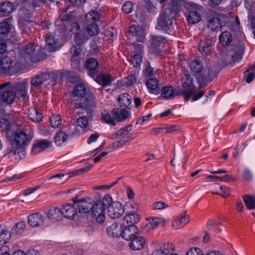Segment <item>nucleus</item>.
I'll list each match as a JSON object with an SVG mask.
<instances>
[{
	"label": "nucleus",
	"instance_id": "2eb2a0df",
	"mask_svg": "<svg viewBox=\"0 0 255 255\" xmlns=\"http://www.w3.org/2000/svg\"><path fill=\"white\" fill-rule=\"evenodd\" d=\"M45 42L47 44L46 49L49 52L57 50L58 48L62 45L60 38L53 36L52 34L47 35Z\"/></svg>",
	"mask_w": 255,
	"mask_h": 255
},
{
	"label": "nucleus",
	"instance_id": "dca6fc26",
	"mask_svg": "<svg viewBox=\"0 0 255 255\" xmlns=\"http://www.w3.org/2000/svg\"><path fill=\"white\" fill-rule=\"evenodd\" d=\"M35 47L36 46L34 44H31L23 47L22 55L26 61L32 62H37Z\"/></svg>",
	"mask_w": 255,
	"mask_h": 255
},
{
	"label": "nucleus",
	"instance_id": "4468645a",
	"mask_svg": "<svg viewBox=\"0 0 255 255\" xmlns=\"http://www.w3.org/2000/svg\"><path fill=\"white\" fill-rule=\"evenodd\" d=\"M28 83L25 81L14 83L12 85L11 88L14 91V95L18 98H25L27 95Z\"/></svg>",
	"mask_w": 255,
	"mask_h": 255
},
{
	"label": "nucleus",
	"instance_id": "20e7f679",
	"mask_svg": "<svg viewBox=\"0 0 255 255\" xmlns=\"http://www.w3.org/2000/svg\"><path fill=\"white\" fill-rule=\"evenodd\" d=\"M244 53V48L243 47L236 48L234 50H230L228 51L224 50L221 53V63L218 65L213 64V66H215L214 69L219 68L220 71L225 66L228 65H232L235 63L236 61L240 60Z\"/></svg>",
	"mask_w": 255,
	"mask_h": 255
},
{
	"label": "nucleus",
	"instance_id": "4be33fe9",
	"mask_svg": "<svg viewBox=\"0 0 255 255\" xmlns=\"http://www.w3.org/2000/svg\"><path fill=\"white\" fill-rule=\"evenodd\" d=\"M50 78V75L48 73H41L33 77L30 81L32 88H36L40 86L44 82Z\"/></svg>",
	"mask_w": 255,
	"mask_h": 255
},
{
	"label": "nucleus",
	"instance_id": "b1692460",
	"mask_svg": "<svg viewBox=\"0 0 255 255\" xmlns=\"http://www.w3.org/2000/svg\"><path fill=\"white\" fill-rule=\"evenodd\" d=\"M61 210L62 216L68 219L73 218L77 214L76 207L71 204L64 205Z\"/></svg>",
	"mask_w": 255,
	"mask_h": 255
},
{
	"label": "nucleus",
	"instance_id": "338daca9",
	"mask_svg": "<svg viewBox=\"0 0 255 255\" xmlns=\"http://www.w3.org/2000/svg\"><path fill=\"white\" fill-rule=\"evenodd\" d=\"M32 25V22L29 21H25L21 24L22 32L28 34V30H29L30 26Z\"/></svg>",
	"mask_w": 255,
	"mask_h": 255
},
{
	"label": "nucleus",
	"instance_id": "2f4dec72",
	"mask_svg": "<svg viewBox=\"0 0 255 255\" xmlns=\"http://www.w3.org/2000/svg\"><path fill=\"white\" fill-rule=\"evenodd\" d=\"M128 32L132 36L136 37V40L138 42H143L144 41L145 35L140 28L136 27L135 26H130L128 29Z\"/></svg>",
	"mask_w": 255,
	"mask_h": 255
},
{
	"label": "nucleus",
	"instance_id": "a878e982",
	"mask_svg": "<svg viewBox=\"0 0 255 255\" xmlns=\"http://www.w3.org/2000/svg\"><path fill=\"white\" fill-rule=\"evenodd\" d=\"M164 37L160 36L152 35L149 41V47L153 52H155L156 49H157L161 44L165 42Z\"/></svg>",
	"mask_w": 255,
	"mask_h": 255
},
{
	"label": "nucleus",
	"instance_id": "f8f14e48",
	"mask_svg": "<svg viewBox=\"0 0 255 255\" xmlns=\"http://www.w3.org/2000/svg\"><path fill=\"white\" fill-rule=\"evenodd\" d=\"M139 229L136 225H127L123 223L122 226V237L123 239L128 241L138 235Z\"/></svg>",
	"mask_w": 255,
	"mask_h": 255
},
{
	"label": "nucleus",
	"instance_id": "680f3d73",
	"mask_svg": "<svg viewBox=\"0 0 255 255\" xmlns=\"http://www.w3.org/2000/svg\"><path fill=\"white\" fill-rule=\"evenodd\" d=\"M76 123L79 127L85 128L87 127L88 119L86 116H81L77 119Z\"/></svg>",
	"mask_w": 255,
	"mask_h": 255
},
{
	"label": "nucleus",
	"instance_id": "ddd939ff",
	"mask_svg": "<svg viewBox=\"0 0 255 255\" xmlns=\"http://www.w3.org/2000/svg\"><path fill=\"white\" fill-rule=\"evenodd\" d=\"M0 67L4 73L9 75H12L16 72L13 61L8 56H4L0 59Z\"/></svg>",
	"mask_w": 255,
	"mask_h": 255
},
{
	"label": "nucleus",
	"instance_id": "473e14b6",
	"mask_svg": "<svg viewBox=\"0 0 255 255\" xmlns=\"http://www.w3.org/2000/svg\"><path fill=\"white\" fill-rule=\"evenodd\" d=\"M146 86L150 93L157 94L160 92L158 81L153 78L148 79L146 82Z\"/></svg>",
	"mask_w": 255,
	"mask_h": 255
},
{
	"label": "nucleus",
	"instance_id": "58836bf2",
	"mask_svg": "<svg viewBox=\"0 0 255 255\" xmlns=\"http://www.w3.org/2000/svg\"><path fill=\"white\" fill-rule=\"evenodd\" d=\"M75 17L76 12L74 10L68 13L67 9L62 11L59 16L61 21H72L75 19Z\"/></svg>",
	"mask_w": 255,
	"mask_h": 255
},
{
	"label": "nucleus",
	"instance_id": "052dcab7",
	"mask_svg": "<svg viewBox=\"0 0 255 255\" xmlns=\"http://www.w3.org/2000/svg\"><path fill=\"white\" fill-rule=\"evenodd\" d=\"M123 129L121 128L119 129L117 131L116 133L110 135L109 137L112 139H117L118 137H121L122 138L121 139L126 140L127 136H128V134L124 132V133H122Z\"/></svg>",
	"mask_w": 255,
	"mask_h": 255
},
{
	"label": "nucleus",
	"instance_id": "79ce46f5",
	"mask_svg": "<svg viewBox=\"0 0 255 255\" xmlns=\"http://www.w3.org/2000/svg\"><path fill=\"white\" fill-rule=\"evenodd\" d=\"M147 220L152 229L159 226L163 227L165 225V220L163 218L149 217Z\"/></svg>",
	"mask_w": 255,
	"mask_h": 255
},
{
	"label": "nucleus",
	"instance_id": "e2e57ef3",
	"mask_svg": "<svg viewBox=\"0 0 255 255\" xmlns=\"http://www.w3.org/2000/svg\"><path fill=\"white\" fill-rule=\"evenodd\" d=\"M133 8V4L132 2L130 1L126 2L122 7L123 10L127 13H130L132 11Z\"/></svg>",
	"mask_w": 255,
	"mask_h": 255
},
{
	"label": "nucleus",
	"instance_id": "9b49d317",
	"mask_svg": "<svg viewBox=\"0 0 255 255\" xmlns=\"http://www.w3.org/2000/svg\"><path fill=\"white\" fill-rule=\"evenodd\" d=\"M75 203H77L79 212L80 213L85 214L91 211L93 207V204L94 201L93 199L89 197L78 200L74 199Z\"/></svg>",
	"mask_w": 255,
	"mask_h": 255
},
{
	"label": "nucleus",
	"instance_id": "4c0bfd02",
	"mask_svg": "<svg viewBox=\"0 0 255 255\" xmlns=\"http://www.w3.org/2000/svg\"><path fill=\"white\" fill-rule=\"evenodd\" d=\"M208 26L213 31H218L222 27V25L219 18L213 17L209 20Z\"/></svg>",
	"mask_w": 255,
	"mask_h": 255
},
{
	"label": "nucleus",
	"instance_id": "69168bd1",
	"mask_svg": "<svg viewBox=\"0 0 255 255\" xmlns=\"http://www.w3.org/2000/svg\"><path fill=\"white\" fill-rule=\"evenodd\" d=\"M186 255H203V254L201 249L194 247L190 249Z\"/></svg>",
	"mask_w": 255,
	"mask_h": 255
},
{
	"label": "nucleus",
	"instance_id": "9d476101",
	"mask_svg": "<svg viewBox=\"0 0 255 255\" xmlns=\"http://www.w3.org/2000/svg\"><path fill=\"white\" fill-rule=\"evenodd\" d=\"M202 7L193 2L189 3V13L187 16V20L190 23L195 24L198 23L201 19V11Z\"/></svg>",
	"mask_w": 255,
	"mask_h": 255
},
{
	"label": "nucleus",
	"instance_id": "f3484780",
	"mask_svg": "<svg viewBox=\"0 0 255 255\" xmlns=\"http://www.w3.org/2000/svg\"><path fill=\"white\" fill-rule=\"evenodd\" d=\"M198 48L202 55H209L213 52L212 42L209 38L201 39L199 43Z\"/></svg>",
	"mask_w": 255,
	"mask_h": 255
},
{
	"label": "nucleus",
	"instance_id": "412c9836",
	"mask_svg": "<svg viewBox=\"0 0 255 255\" xmlns=\"http://www.w3.org/2000/svg\"><path fill=\"white\" fill-rule=\"evenodd\" d=\"M88 33L84 30H81L79 25L76 23V32L74 38L76 44L78 45H81L84 44L88 39Z\"/></svg>",
	"mask_w": 255,
	"mask_h": 255
},
{
	"label": "nucleus",
	"instance_id": "a18cd8bd",
	"mask_svg": "<svg viewBox=\"0 0 255 255\" xmlns=\"http://www.w3.org/2000/svg\"><path fill=\"white\" fill-rule=\"evenodd\" d=\"M100 15L98 11L93 10L89 11L86 15V18L89 23H96L100 18Z\"/></svg>",
	"mask_w": 255,
	"mask_h": 255
},
{
	"label": "nucleus",
	"instance_id": "49530a36",
	"mask_svg": "<svg viewBox=\"0 0 255 255\" xmlns=\"http://www.w3.org/2000/svg\"><path fill=\"white\" fill-rule=\"evenodd\" d=\"M130 139L129 136H127L126 140L120 139L116 142H113L108 147V151L112 152L115 149H117L119 147L124 145L127 142H128Z\"/></svg>",
	"mask_w": 255,
	"mask_h": 255
},
{
	"label": "nucleus",
	"instance_id": "cd10ccee",
	"mask_svg": "<svg viewBox=\"0 0 255 255\" xmlns=\"http://www.w3.org/2000/svg\"><path fill=\"white\" fill-rule=\"evenodd\" d=\"M189 221V217L186 215V212H183L178 216L172 223V227L176 229H180Z\"/></svg>",
	"mask_w": 255,
	"mask_h": 255
},
{
	"label": "nucleus",
	"instance_id": "0eeeda50",
	"mask_svg": "<svg viewBox=\"0 0 255 255\" xmlns=\"http://www.w3.org/2000/svg\"><path fill=\"white\" fill-rule=\"evenodd\" d=\"M106 207L107 205L104 201V197L102 200L94 201L91 210V215L99 223H102L105 220Z\"/></svg>",
	"mask_w": 255,
	"mask_h": 255
},
{
	"label": "nucleus",
	"instance_id": "a19ab883",
	"mask_svg": "<svg viewBox=\"0 0 255 255\" xmlns=\"http://www.w3.org/2000/svg\"><path fill=\"white\" fill-rule=\"evenodd\" d=\"M1 226L0 225V228ZM11 234L10 232L7 230L2 229L0 230V244H6L8 241L10 239Z\"/></svg>",
	"mask_w": 255,
	"mask_h": 255
},
{
	"label": "nucleus",
	"instance_id": "5fc2aeb1",
	"mask_svg": "<svg viewBox=\"0 0 255 255\" xmlns=\"http://www.w3.org/2000/svg\"><path fill=\"white\" fill-rule=\"evenodd\" d=\"M174 247L172 243H167L164 244L162 248L161 251L164 255H170L173 254Z\"/></svg>",
	"mask_w": 255,
	"mask_h": 255
},
{
	"label": "nucleus",
	"instance_id": "603ef678",
	"mask_svg": "<svg viewBox=\"0 0 255 255\" xmlns=\"http://www.w3.org/2000/svg\"><path fill=\"white\" fill-rule=\"evenodd\" d=\"M142 60V56L140 54H134L132 56L130 62L134 67L137 68L140 66Z\"/></svg>",
	"mask_w": 255,
	"mask_h": 255
},
{
	"label": "nucleus",
	"instance_id": "1a4fd4ad",
	"mask_svg": "<svg viewBox=\"0 0 255 255\" xmlns=\"http://www.w3.org/2000/svg\"><path fill=\"white\" fill-rule=\"evenodd\" d=\"M10 82H6L0 85V102L10 104L15 96L10 89Z\"/></svg>",
	"mask_w": 255,
	"mask_h": 255
},
{
	"label": "nucleus",
	"instance_id": "c756f323",
	"mask_svg": "<svg viewBox=\"0 0 255 255\" xmlns=\"http://www.w3.org/2000/svg\"><path fill=\"white\" fill-rule=\"evenodd\" d=\"M61 208L52 207L49 209L47 213L48 218L53 222L61 220L62 218Z\"/></svg>",
	"mask_w": 255,
	"mask_h": 255
},
{
	"label": "nucleus",
	"instance_id": "7ed1b4c3",
	"mask_svg": "<svg viewBox=\"0 0 255 255\" xmlns=\"http://www.w3.org/2000/svg\"><path fill=\"white\" fill-rule=\"evenodd\" d=\"M32 138V135L23 131H17L14 135L12 147L7 149V154H12L16 159H21L25 154V147L27 146Z\"/></svg>",
	"mask_w": 255,
	"mask_h": 255
},
{
	"label": "nucleus",
	"instance_id": "5701e85b",
	"mask_svg": "<svg viewBox=\"0 0 255 255\" xmlns=\"http://www.w3.org/2000/svg\"><path fill=\"white\" fill-rule=\"evenodd\" d=\"M97 83L102 85L103 87L110 86L113 80V78L110 74H96L94 78Z\"/></svg>",
	"mask_w": 255,
	"mask_h": 255
},
{
	"label": "nucleus",
	"instance_id": "a211bd4d",
	"mask_svg": "<svg viewBox=\"0 0 255 255\" xmlns=\"http://www.w3.org/2000/svg\"><path fill=\"white\" fill-rule=\"evenodd\" d=\"M44 218L41 213L36 212L30 215L28 217V223L32 227H37L43 225Z\"/></svg>",
	"mask_w": 255,
	"mask_h": 255
},
{
	"label": "nucleus",
	"instance_id": "f257e3e1",
	"mask_svg": "<svg viewBox=\"0 0 255 255\" xmlns=\"http://www.w3.org/2000/svg\"><path fill=\"white\" fill-rule=\"evenodd\" d=\"M72 97L74 100L75 109L84 110L87 115H91V112L97 105V99L95 94L89 91L85 83L81 82L73 89Z\"/></svg>",
	"mask_w": 255,
	"mask_h": 255
},
{
	"label": "nucleus",
	"instance_id": "6e6d98bb",
	"mask_svg": "<svg viewBox=\"0 0 255 255\" xmlns=\"http://www.w3.org/2000/svg\"><path fill=\"white\" fill-rule=\"evenodd\" d=\"M208 178L214 180V181H221L224 182H230L232 180H234L235 178L229 175H226L222 177L209 175L207 176Z\"/></svg>",
	"mask_w": 255,
	"mask_h": 255
},
{
	"label": "nucleus",
	"instance_id": "864d4df0",
	"mask_svg": "<svg viewBox=\"0 0 255 255\" xmlns=\"http://www.w3.org/2000/svg\"><path fill=\"white\" fill-rule=\"evenodd\" d=\"M25 224L23 222H20L15 224L12 229L11 235H18L21 234L24 229Z\"/></svg>",
	"mask_w": 255,
	"mask_h": 255
},
{
	"label": "nucleus",
	"instance_id": "39448f33",
	"mask_svg": "<svg viewBox=\"0 0 255 255\" xmlns=\"http://www.w3.org/2000/svg\"><path fill=\"white\" fill-rule=\"evenodd\" d=\"M181 82L182 89L181 90L180 87H177L176 94H181L185 100L188 101L196 91L193 78L191 75L185 74L181 78Z\"/></svg>",
	"mask_w": 255,
	"mask_h": 255
},
{
	"label": "nucleus",
	"instance_id": "37998d69",
	"mask_svg": "<svg viewBox=\"0 0 255 255\" xmlns=\"http://www.w3.org/2000/svg\"><path fill=\"white\" fill-rule=\"evenodd\" d=\"M247 207L250 209H255V196L246 195L243 197Z\"/></svg>",
	"mask_w": 255,
	"mask_h": 255
},
{
	"label": "nucleus",
	"instance_id": "0e129e2a",
	"mask_svg": "<svg viewBox=\"0 0 255 255\" xmlns=\"http://www.w3.org/2000/svg\"><path fill=\"white\" fill-rule=\"evenodd\" d=\"M249 68L247 69L244 73L245 77L246 79V82L250 83H251L254 79L255 76V72L252 71L251 73H249V71L250 70Z\"/></svg>",
	"mask_w": 255,
	"mask_h": 255
},
{
	"label": "nucleus",
	"instance_id": "c85d7f7f",
	"mask_svg": "<svg viewBox=\"0 0 255 255\" xmlns=\"http://www.w3.org/2000/svg\"><path fill=\"white\" fill-rule=\"evenodd\" d=\"M113 117L117 121H122L126 119L129 116L128 112L123 109L114 108L112 111Z\"/></svg>",
	"mask_w": 255,
	"mask_h": 255
},
{
	"label": "nucleus",
	"instance_id": "c9c22d12",
	"mask_svg": "<svg viewBox=\"0 0 255 255\" xmlns=\"http://www.w3.org/2000/svg\"><path fill=\"white\" fill-rule=\"evenodd\" d=\"M131 97L127 93H123L119 96V104L121 107H128L131 104Z\"/></svg>",
	"mask_w": 255,
	"mask_h": 255
},
{
	"label": "nucleus",
	"instance_id": "4d7b16f0",
	"mask_svg": "<svg viewBox=\"0 0 255 255\" xmlns=\"http://www.w3.org/2000/svg\"><path fill=\"white\" fill-rule=\"evenodd\" d=\"M51 126L54 128H57L61 124V118L60 115H53L50 118Z\"/></svg>",
	"mask_w": 255,
	"mask_h": 255
},
{
	"label": "nucleus",
	"instance_id": "423d86ee",
	"mask_svg": "<svg viewBox=\"0 0 255 255\" xmlns=\"http://www.w3.org/2000/svg\"><path fill=\"white\" fill-rule=\"evenodd\" d=\"M104 201L107 205L108 214L112 219H117L121 216L124 212L123 205L119 201H113L111 196H104Z\"/></svg>",
	"mask_w": 255,
	"mask_h": 255
},
{
	"label": "nucleus",
	"instance_id": "aec40b11",
	"mask_svg": "<svg viewBox=\"0 0 255 255\" xmlns=\"http://www.w3.org/2000/svg\"><path fill=\"white\" fill-rule=\"evenodd\" d=\"M51 141L46 139L37 140L33 144L31 149V152L36 154L43 151L47 148L50 146Z\"/></svg>",
	"mask_w": 255,
	"mask_h": 255
},
{
	"label": "nucleus",
	"instance_id": "6e6552de",
	"mask_svg": "<svg viewBox=\"0 0 255 255\" xmlns=\"http://www.w3.org/2000/svg\"><path fill=\"white\" fill-rule=\"evenodd\" d=\"M174 12L169 8L162 9L157 21V28L159 29L169 28L172 25Z\"/></svg>",
	"mask_w": 255,
	"mask_h": 255
},
{
	"label": "nucleus",
	"instance_id": "72a5a7b5",
	"mask_svg": "<svg viewBox=\"0 0 255 255\" xmlns=\"http://www.w3.org/2000/svg\"><path fill=\"white\" fill-rule=\"evenodd\" d=\"M140 219L139 215L132 212L130 213L124 217V221L126 222L128 225H135Z\"/></svg>",
	"mask_w": 255,
	"mask_h": 255
},
{
	"label": "nucleus",
	"instance_id": "7c9ffc66",
	"mask_svg": "<svg viewBox=\"0 0 255 255\" xmlns=\"http://www.w3.org/2000/svg\"><path fill=\"white\" fill-rule=\"evenodd\" d=\"M122 226L117 223H114L107 229L108 235L113 238L122 236Z\"/></svg>",
	"mask_w": 255,
	"mask_h": 255
},
{
	"label": "nucleus",
	"instance_id": "774afa93",
	"mask_svg": "<svg viewBox=\"0 0 255 255\" xmlns=\"http://www.w3.org/2000/svg\"><path fill=\"white\" fill-rule=\"evenodd\" d=\"M0 126L3 130L7 131L10 129V125L9 122L5 119H2L0 121Z\"/></svg>",
	"mask_w": 255,
	"mask_h": 255
},
{
	"label": "nucleus",
	"instance_id": "3c124183",
	"mask_svg": "<svg viewBox=\"0 0 255 255\" xmlns=\"http://www.w3.org/2000/svg\"><path fill=\"white\" fill-rule=\"evenodd\" d=\"M8 19H5L0 23V33L5 34L9 32L11 25L8 23Z\"/></svg>",
	"mask_w": 255,
	"mask_h": 255
},
{
	"label": "nucleus",
	"instance_id": "bb28decb",
	"mask_svg": "<svg viewBox=\"0 0 255 255\" xmlns=\"http://www.w3.org/2000/svg\"><path fill=\"white\" fill-rule=\"evenodd\" d=\"M98 62L94 58H89L86 62V67L89 70V75L93 78H95L97 74V68Z\"/></svg>",
	"mask_w": 255,
	"mask_h": 255
},
{
	"label": "nucleus",
	"instance_id": "f03ea898",
	"mask_svg": "<svg viewBox=\"0 0 255 255\" xmlns=\"http://www.w3.org/2000/svg\"><path fill=\"white\" fill-rule=\"evenodd\" d=\"M190 70L197 77L199 82H209L216 77L220 72V69H213L215 66L208 63L204 66L202 61L199 59L191 60L189 63Z\"/></svg>",
	"mask_w": 255,
	"mask_h": 255
},
{
	"label": "nucleus",
	"instance_id": "6ab92c4d",
	"mask_svg": "<svg viewBox=\"0 0 255 255\" xmlns=\"http://www.w3.org/2000/svg\"><path fill=\"white\" fill-rule=\"evenodd\" d=\"M130 241L129 247L130 249L133 251H139L142 249L145 245V239L141 236L138 235L135 236Z\"/></svg>",
	"mask_w": 255,
	"mask_h": 255
},
{
	"label": "nucleus",
	"instance_id": "8fccbe9b",
	"mask_svg": "<svg viewBox=\"0 0 255 255\" xmlns=\"http://www.w3.org/2000/svg\"><path fill=\"white\" fill-rule=\"evenodd\" d=\"M68 136V135L65 132L62 131H59L55 136V142L57 145L60 146L62 143L66 141Z\"/></svg>",
	"mask_w": 255,
	"mask_h": 255
},
{
	"label": "nucleus",
	"instance_id": "393cba45",
	"mask_svg": "<svg viewBox=\"0 0 255 255\" xmlns=\"http://www.w3.org/2000/svg\"><path fill=\"white\" fill-rule=\"evenodd\" d=\"M161 96L166 99H172L175 98V96H181V94H176L177 87L174 90L172 86H165L163 87L161 90Z\"/></svg>",
	"mask_w": 255,
	"mask_h": 255
},
{
	"label": "nucleus",
	"instance_id": "09e8293b",
	"mask_svg": "<svg viewBox=\"0 0 255 255\" xmlns=\"http://www.w3.org/2000/svg\"><path fill=\"white\" fill-rule=\"evenodd\" d=\"M87 32L90 36L96 35L99 32V26L96 23H90L87 25Z\"/></svg>",
	"mask_w": 255,
	"mask_h": 255
},
{
	"label": "nucleus",
	"instance_id": "de8ad7c7",
	"mask_svg": "<svg viewBox=\"0 0 255 255\" xmlns=\"http://www.w3.org/2000/svg\"><path fill=\"white\" fill-rule=\"evenodd\" d=\"M219 40L222 44L227 45L232 41L231 34L228 31H224L220 35Z\"/></svg>",
	"mask_w": 255,
	"mask_h": 255
},
{
	"label": "nucleus",
	"instance_id": "c03bdc74",
	"mask_svg": "<svg viewBox=\"0 0 255 255\" xmlns=\"http://www.w3.org/2000/svg\"><path fill=\"white\" fill-rule=\"evenodd\" d=\"M63 77H66L67 80L71 83H76L80 81L79 76L75 73L72 71H67L62 74Z\"/></svg>",
	"mask_w": 255,
	"mask_h": 255
},
{
	"label": "nucleus",
	"instance_id": "f704fd0d",
	"mask_svg": "<svg viewBox=\"0 0 255 255\" xmlns=\"http://www.w3.org/2000/svg\"><path fill=\"white\" fill-rule=\"evenodd\" d=\"M28 116L31 121L35 123L39 122L43 118L42 114L35 108H31L29 110Z\"/></svg>",
	"mask_w": 255,
	"mask_h": 255
},
{
	"label": "nucleus",
	"instance_id": "ea45409f",
	"mask_svg": "<svg viewBox=\"0 0 255 255\" xmlns=\"http://www.w3.org/2000/svg\"><path fill=\"white\" fill-rule=\"evenodd\" d=\"M18 3H21L23 10L31 11L33 9L35 5V0H17Z\"/></svg>",
	"mask_w": 255,
	"mask_h": 255
},
{
	"label": "nucleus",
	"instance_id": "13d9d810",
	"mask_svg": "<svg viewBox=\"0 0 255 255\" xmlns=\"http://www.w3.org/2000/svg\"><path fill=\"white\" fill-rule=\"evenodd\" d=\"M114 117H112L111 114L106 111L102 113V119L105 122L109 124H112L113 126L116 125V122L113 119Z\"/></svg>",
	"mask_w": 255,
	"mask_h": 255
},
{
	"label": "nucleus",
	"instance_id": "e433bc0d",
	"mask_svg": "<svg viewBox=\"0 0 255 255\" xmlns=\"http://www.w3.org/2000/svg\"><path fill=\"white\" fill-rule=\"evenodd\" d=\"M13 9V7L12 4L8 2H4L0 4V12L3 16L8 15L12 12Z\"/></svg>",
	"mask_w": 255,
	"mask_h": 255
},
{
	"label": "nucleus",
	"instance_id": "bf43d9fd",
	"mask_svg": "<svg viewBox=\"0 0 255 255\" xmlns=\"http://www.w3.org/2000/svg\"><path fill=\"white\" fill-rule=\"evenodd\" d=\"M212 194H216L221 195L223 197L226 198L228 197L230 194V191L229 188L223 186H220L219 187V190L217 191H212Z\"/></svg>",
	"mask_w": 255,
	"mask_h": 255
}]
</instances>
